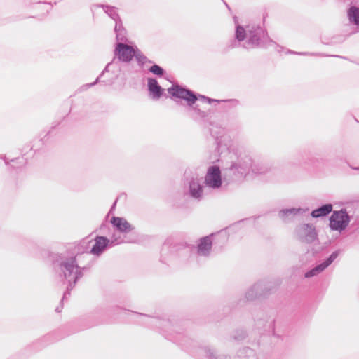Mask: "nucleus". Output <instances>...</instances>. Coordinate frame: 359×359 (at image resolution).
<instances>
[{
    "label": "nucleus",
    "mask_w": 359,
    "mask_h": 359,
    "mask_svg": "<svg viewBox=\"0 0 359 359\" xmlns=\"http://www.w3.org/2000/svg\"><path fill=\"white\" fill-rule=\"evenodd\" d=\"M91 243V241H81L78 245H75L73 248H63L62 250H69L72 252H74L77 255L78 259L81 258H88L86 256L87 252H89V244Z\"/></svg>",
    "instance_id": "obj_21"
},
{
    "label": "nucleus",
    "mask_w": 359,
    "mask_h": 359,
    "mask_svg": "<svg viewBox=\"0 0 359 359\" xmlns=\"http://www.w3.org/2000/svg\"><path fill=\"white\" fill-rule=\"evenodd\" d=\"M65 280L67 282V286L66 290L64 292L61 302H62L65 299H67L70 296L71 291L73 290V288L75 287L76 284V283H75V281H73L72 280Z\"/></svg>",
    "instance_id": "obj_31"
},
{
    "label": "nucleus",
    "mask_w": 359,
    "mask_h": 359,
    "mask_svg": "<svg viewBox=\"0 0 359 359\" xmlns=\"http://www.w3.org/2000/svg\"><path fill=\"white\" fill-rule=\"evenodd\" d=\"M350 217L346 209L334 210L329 218V226L332 231L341 232L348 226Z\"/></svg>",
    "instance_id": "obj_10"
},
{
    "label": "nucleus",
    "mask_w": 359,
    "mask_h": 359,
    "mask_svg": "<svg viewBox=\"0 0 359 359\" xmlns=\"http://www.w3.org/2000/svg\"><path fill=\"white\" fill-rule=\"evenodd\" d=\"M55 311H56V312H60V311H61V309H60L59 306H57V307L55 309Z\"/></svg>",
    "instance_id": "obj_47"
},
{
    "label": "nucleus",
    "mask_w": 359,
    "mask_h": 359,
    "mask_svg": "<svg viewBox=\"0 0 359 359\" xmlns=\"http://www.w3.org/2000/svg\"><path fill=\"white\" fill-rule=\"evenodd\" d=\"M38 4H42L46 6V14H48L53 7V4L51 2H48V1L41 2V1H39Z\"/></svg>",
    "instance_id": "obj_38"
},
{
    "label": "nucleus",
    "mask_w": 359,
    "mask_h": 359,
    "mask_svg": "<svg viewBox=\"0 0 359 359\" xmlns=\"http://www.w3.org/2000/svg\"><path fill=\"white\" fill-rule=\"evenodd\" d=\"M309 211V208H291L281 209L278 212V217L285 223L292 222L294 218L299 215H302Z\"/></svg>",
    "instance_id": "obj_17"
},
{
    "label": "nucleus",
    "mask_w": 359,
    "mask_h": 359,
    "mask_svg": "<svg viewBox=\"0 0 359 359\" xmlns=\"http://www.w3.org/2000/svg\"><path fill=\"white\" fill-rule=\"evenodd\" d=\"M269 327L272 330L273 334L276 337H279L278 334H276V330H275V320L273 319L269 325Z\"/></svg>",
    "instance_id": "obj_39"
},
{
    "label": "nucleus",
    "mask_w": 359,
    "mask_h": 359,
    "mask_svg": "<svg viewBox=\"0 0 359 359\" xmlns=\"http://www.w3.org/2000/svg\"><path fill=\"white\" fill-rule=\"evenodd\" d=\"M353 169H355V170H359V168H353Z\"/></svg>",
    "instance_id": "obj_50"
},
{
    "label": "nucleus",
    "mask_w": 359,
    "mask_h": 359,
    "mask_svg": "<svg viewBox=\"0 0 359 359\" xmlns=\"http://www.w3.org/2000/svg\"><path fill=\"white\" fill-rule=\"evenodd\" d=\"M269 169L267 165L254 161L244 148L237 147L229 152V162L224 168V179L229 182H240L250 172L264 174Z\"/></svg>",
    "instance_id": "obj_2"
},
{
    "label": "nucleus",
    "mask_w": 359,
    "mask_h": 359,
    "mask_svg": "<svg viewBox=\"0 0 359 359\" xmlns=\"http://www.w3.org/2000/svg\"><path fill=\"white\" fill-rule=\"evenodd\" d=\"M196 248L184 242H177L168 238L163 244L161 262L167 264H184L195 255Z\"/></svg>",
    "instance_id": "obj_6"
},
{
    "label": "nucleus",
    "mask_w": 359,
    "mask_h": 359,
    "mask_svg": "<svg viewBox=\"0 0 359 359\" xmlns=\"http://www.w3.org/2000/svg\"><path fill=\"white\" fill-rule=\"evenodd\" d=\"M51 131L49 130L45 135L43 138L40 139L39 140V142H41V144H44V141H46L47 140V136H48L50 134Z\"/></svg>",
    "instance_id": "obj_40"
},
{
    "label": "nucleus",
    "mask_w": 359,
    "mask_h": 359,
    "mask_svg": "<svg viewBox=\"0 0 359 359\" xmlns=\"http://www.w3.org/2000/svg\"><path fill=\"white\" fill-rule=\"evenodd\" d=\"M147 81V90L149 96L153 100H159L164 93V89L160 86L156 78L149 77Z\"/></svg>",
    "instance_id": "obj_19"
},
{
    "label": "nucleus",
    "mask_w": 359,
    "mask_h": 359,
    "mask_svg": "<svg viewBox=\"0 0 359 359\" xmlns=\"http://www.w3.org/2000/svg\"><path fill=\"white\" fill-rule=\"evenodd\" d=\"M302 160L300 162L301 165H308L311 166H315V163L317 160L314 158H305L303 154H301Z\"/></svg>",
    "instance_id": "obj_33"
},
{
    "label": "nucleus",
    "mask_w": 359,
    "mask_h": 359,
    "mask_svg": "<svg viewBox=\"0 0 359 359\" xmlns=\"http://www.w3.org/2000/svg\"><path fill=\"white\" fill-rule=\"evenodd\" d=\"M135 46H129L126 43H116L114 50V57L111 60H115L114 65H117L118 62H130L133 59Z\"/></svg>",
    "instance_id": "obj_12"
},
{
    "label": "nucleus",
    "mask_w": 359,
    "mask_h": 359,
    "mask_svg": "<svg viewBox=\"0 0 359 359\" xmlns=\"http://www.w3.org/2000/svg\"><path fill=\"white\" fill-rule=\"evenodd\" d=\"M116 202H117V199L114 202V203L112 204L110 210H109V212L108 213L109 214H111L112 213V212L114 211V210L115 209V207H116Z\"/></svg>",
    "instance_id": "obj_41"
},
{
    "label": "nucleus",
    "mask_w": 359,
    "mask_h": 359,
    "mask_svg": "<svg viewBox=\"0 0 359 359\" xmlns=\"http://www.w3.org/2000/svg\"><path fill=\"white\" fill-rule=\"evenodd\" d=\"M228 162L229 161L225 163L222 170L217 165L208 167L203 182L207 187L216 190L222 187L223 181L226 182L227 184L231 183L224 179V168Z\"/></svg>",
    "instance_id": "obj_8"
},
{
    "label": "nucleus",
    "mask_w": 359,
    "mask_h": 359,
    "mask_svg": "<svg viewBox=\"0 0 359 359\" xmlns=\"http://www.w3.org/2000/svg\"><path fill=\"white\" fill-rule=\"evenodd\" d=\"M339 252L340 250H337L332 252L331 255H330V256L325 259L321 263L317 264L311 269L307 271L304 273V277L306 278H310L323 272L337 259L339 255Z\"/></svg>",
    "instance_id": "obj_15"
},
{
    "label": "nucleus",
    "mask_w": 359,
    "mask_h": 359,
    "mask_svg": "<svg viewBox=\"0 0 359 359\" xmlns=\"http://www.w3.org/2000/svg\"><path fill=\"white\" fill-rule=\"evenodd\" d=\"M97 6L102 8L104 13L115 21V24L118 22V21H122L117 12V8L115 6L106 4H99Z\"/></svg>",
    "instance_id": "obj_25"
},
{
    "label": "nucleus",
    "mask_w": 359,
    "mask_h": 359,
    "mask_svg": "<svg viewBox=\"0 0 359 359\" xmlns=\"http://www.w3.org/2000/svg\"><path fill=\"white\" fill-rule=\"evenodd\" d=\"M114 66H115V65H113L109 68V71L105 74V75L102 78V79L111 78V77L114 76V75L117 76V77L118 76V73L113 69Z\"/></svg>",
    "instance_id": "obj_37"
},
{
    "label": "nucleus",
    "mask_w": 359,
    "mask_h": 359,
    "mask_svg": "<svg viewBox=\"0 0 359 359\" xmlns=\"http://www.w3.org/2000/svg\"><path fill=\"white\" fill-rule=\"evenodd\" d=\"M287 54H294V55H320V54L318 53H309L308 52H296V51H293V50H287V52H286Z\"/></svg>",
    "instance_id": "obj_36"
},
{
    "label": "nucleus",
    "mask_w": 359,
    "mask_h": 359,
    "mask_svg": "<svg viewBox=\"0 0 359 359\" xmlns=\"http://www.w3.org/2000/svg\"><path fill=\"white\" fill-rule=\"evenodd\" d=\"M135 316V321L140 324L163 330L166 338L173 341L183 350L194 357H205L206 359H218L217 351L208 345L201 346L190 337L187 321L173 322L170 319L161 318L142 313L129 311Z\"/></svg>",
    "instance_id": "obj_1"
},
{
    "label": "nucleus",
    "mask_w": 359,
    "mask_h": 359,
    "mask_svg": "<svg viewBox=\"0 0 359 359\" xmlns=\"http://www.w3.org/2000/svg\"><path fill=\"white\" fill-rule=\"evenodd\" d=\"M356 32H357V31H352L350 34H346V35L334 36L331 39V41L330 42L323 41V43L325 44H330V45H333V44H336V43H341L344 42L346 39V38L348 36H349L351 34H355Z\"/></svg>",
    "instance_id": "obj_29"
},
{
    "label": "nucleus",
    "mask_w": 359,
    "mask_h": 359,
    "mask_svg": "<svg viewBox=\"0 0 359 359\" xmlns=\"http://www.w3.org/2000/svg\"><path fill=\"white\" fill-rule=\"evenodd\" d=\"M214 233L201 238L196 247V253L199 256L208 257L212 247Z\"/></svg>",
    "instance_id": "obj_18"
},
{
    "label": "nucleus",
    "mask_w": 359,
    "mask_h": 359,
    "mask_svg": "<svg viewBox=\"0 0 359 359\" xmlns=\"http://www.w3.org/2000/svg\"><path fill=\"white\" fill-rule=\"evenodd\" d=\"M168 92L173 98L180 99L186 102L185 112L194 121L199 123H205L210 115L208 110H203L196 104L198 100L211 104L213 102H219V100H215L200 95L190 90L184 86L178 83L172 84L168 88Z\"/></svg>",
    "instance_id": "obj_5"
},
{
    "label": "nucleus",
    "mask_w": 359,
    "mask_h": 359,
    "mask_svg": "<svg viewBox=\"0 0 359 359\" xmlns=\"http://www.w3.org/2000/svg\"><path fill=\"white\" fill-rule=\"evenodd\" d=\"M114 238H118L119 240H123V241H124L123 238H121V237L120 236H117L116 235V233H114V234L112 235V236H111V239H114ZM124 242H125V241H123V243H124Z\"/></svg>",
    "instance_id": "obj_42"
},
{
    "label": "nucleus",
    "mask_w": 359,
    "mask_h": 359,
    "mask_svg": "<svg viewBox=\"0 0 359 359\" xmlns=\"http://www.w3.org/2000/svg\"><path fill=\"white\" fill-rule=\"evenodd\" d=\"M152 64L153 65L148 69V71L154 75L157 76L158 77H165L166 74V71L160 65L155 64L154 62Z\"/></svg>",
    "instance_id": "obj_28"
},
{
    "label": "nucleus",
    "mask_w": 359,
    "mask_h": 359,
    "mask_svg": "<svg viewBox=\"0 0 359 359\" xmlns=\"http://www.w3.org/2000/svg\"><path fill=\"white\" fill-rule=\"evenodd\" d=\"M111 223L118 232L123 233H129L135 229L125 218L121 217H112Z\"/></svg>",
    "instance_id": "obj_20"
},
{
    "label": "nucleus",
    "mask_w": 359,
    "mask_h": 359,
    "mask_svg": "<svg viewBox=\"0 0 359 359\" xmlns=\"http://www.w3.org/2000/svg\"><path fill=\"white\" fill-rule=\"evenodd\" d=\"M301 240L306 243H312L318 238L315 226L310 223L304 224L298 229Z\"/></svg>",
    "instance_id": "obj_16"
},
{
    "label": "nucleus",
    "mask_w": 359,
    "mask_h": 359,
    "mask_svg": "<svg viewBox=\"0 0 359 359\" xmlns=\"http://www.w3.org/2000/svg\"><path fill=\"white\" fill-rule=\"evenodd\" d=\"M47 259L59 278L72 280L76 283L91 266L90 263L81 266V259H78L77 255L69 250L48 251Z\"/></svg>",
    "instance_id": "obj_4"
},
{
    "label": "nucleus",
    "mask_w": 359,
    "mask_h": 359,
    "mask_svg": "<svg viewBox=\"0 0 359 359\" xmlns=\"http://www.w3.org/2000/svg\"><path fill=\"white\" fill-rule=\"evenodd\" d=\"M50 337L49 335L45 336V337H43V339H41L40 340V341H47V340H48V339H50Z\"/></svg>",
    "instance_id": "obj_44"
},
{
    "label": "nucleus",
    "mask_w": 359,
    "mask_h": 359,
    "mask_svg": "<svg viewBox=\"0 0 359 359\" xmlns=\"http://www.w3.org/2000/svg\"><path fill=\"white\" fill-rule=\"evenodd\" d=\"M263 315V311H258V313H256L255 312L252 313V316L254 318V320L256 322L258 326H266L265 324L266 320L262 318Z\"/></svg>",
    "instance_id": "obj_32"
},
{
    "label": "nucleus",
    "mask_w": 359,
    "mask_h": 359,
    "mask_svg": "<svg viewBox=\"0 0 359 359\" xmlns=\"http://www.w3.org/2000/svg\"><path fill=\"white\" fill-rule=\"evenodd\" d=\"M94 241L95 243L89 250V252L86 254L88 257H90V254L100 256L107 248L123 243V240H119L118 238L109 239L107 237L103 236H96Z\"/></svg>",
    "instance_id": "obj_9"
},
{
    "label": "nucleus",
    "mask_w": 359,
    "mask_h": 359,
    "mask_svg": "<svg viewBox=\"0 0 359 359\" xmlns=\"http://www.w3.org/2000/svg\"><path fill=\"white\" fill-rule=\"evenodd\" d=\"M347 17L352 25L359 26V8L351 5L347 9Z\"/></svg>",
    "instance_id": "obj_24"
},
{
    "label": "nucleus",
    "mask_w": 359,
    "mask_h": 359,
    "mask_svg": "<svg viewBox=\"0 0 359 359\" xmlns=\"http://www.w3.org/2000/svg\"><path fill=\"white\" fill-rule=\"evenodd\" d=\"M235 23L234 39L229 48L233 49L241 47L246 50L267 48L271 45H276L278 52L283 47L277 44L270 38L266 29L260 25L249 24L243 26L238 22L237 17L233 18Z\"/></svg>",
    "instance_id": "obj_3"
},
{
    "label": "nucleus",
    "mask_w": 359,
    "mask_h": 359,
    "mask_svg": "<svg viewBox=\"0 0 359 359\" xmlns=\"http://www.w3.org/2000/svg\"><path fill=\"white\" fill-rule=\"evenodd\" d=\"M247 337V332L246 331L241 330H237L236 334L234 335L233 338L235 340H243Z\"/></svg>",
    "instance_id": "obj_35"
},
{
    "label": "nucleus",
    "mask_w": 359,
    "mask_h": 359,
    "mask_svg": "<svg viewBox=\"0 0 359 359\" xmlns=\"http://www.w3.org/2000/svg\"><path fill=\"white\" fill-rule=\"evenodd\" d=\"M215 143L217 144V148H218V149H219V136L217 135L216 137H215Z\"/></svg>",
    "instance_id": "obj_43"
},
{
    "label": "nucleus",
    "mask_w": 359,
    "mask_h": 359,
    "mask_svg": "<svg viewBox=\"0 0 359 359\" xmlns=\"http://www.w3.org/2000/svg\"><path fill=\"white\" fill-rule=\"evenodd\" d=\"M279 285V283L270 280H260L250 287L245 294L243 299H240L237 304L240 306L246 302L254 301L259 297H265L273 292Z\"/></svg>",
    "instance_id": "obj_7"
},
{
    "label": "nucleus",
    "mask_w": 359,
    "mask_h": 359,
    "mask_svg": "<svg viewBox=\"0 0 359 359\" xmlns=\"http://www.w3.org/2000/svg\"><path fill=\"white\" fill-rule=\"evenodd\" d=\"M201 181V179L193 176L187 179V182L184 183V194L196 201H201L203 198V185Z\"/></svg>",
    "instance_id": "obj_11"
},
{
    "label": "nucleus",
    "mask_w": 359,
    "mask_h": 359,
    "mask_svg": "<svg viewBox=\"0 0 359 359\" xmlns=\"http://www.w3.org/2000/svg\"><path fill=\"white\" fill-rule=\"evenodd\" d=\"M31 149H32V150H34V151H36V150H37V149H34V146H32V147H31Z\"/></svg>",
    "instance_id": "obj_49"
},
{
    "label": "nucleus",
    "mask_w": 359,
    "mask_h": 359,
    "mask_svg": "<svg viewBox=\"0 0 359 359\" xmlns=\"http://www.w3.org/2000/svg\"><path fill=\"white\" fill-rule=\"evenodd\" d=\"M114 62L115 60L109 62L93 82L81 86L78 88L77 92L81 93L83 91H86L97 83H102L104 86H112L114 83L115 81L116 80L117 76L114 75L111 78L104 79H102V78L104 76L105 74L109 71V68L114 64Z\"/></svg>",
    "instance_id": "obj_14"
},
{
    "label": "nucleus",
    "mask_w": 359,
    "mask_h": 359,
    "mask_svg": "<svg viewBox=\"0 0 359 359\" xmlns=\"http://www.w3.org/2000/svg\"><path fill=\"white\" fill-rule=\"evenodd\" d=\"M333 205L331 203H325L320 207L313 210L311 216L313 218H320L327 216L332 212Z\"/></svg>",
    "instance_id": "obj_22"
},
{
    "label": "nucleus",
    "mask_w": 359,
    "mask_h": 359,
    "mask_svg": "<svg viewBox=\"0 0 359 359\" xmlns=\"http://www.w3.org/2000/svg\"><path fill=\"white\" fill-rule=\"evenodd\" d=\"M248 220V219H242V220H240L237 222H235L233 223V224L229 226L226 229L229 231H236L237 229H240L241 228V223L243 222L244 221H246Z\"/></svg>",
    "instance_id": "obj_34"
},
{
    "label": "nucleus",
    "mask_w": 359,
    "mask_h": 359,
    "mask_svg": "<svg viewBox=\"0 0 359 359\" xmlns=\"http://www.w3.org/2000/svg\"><path fill=\"white\" fill-rule=\"evenodd\" d=\"M223 2H224V4H225L226 7H227V8H228L229 10H230V7H229V6L228 5V4H227L226 1H223Z\"/></svg>",
    "instance_id": "obj_46"
},
{
    "label": "nucleus",
    "mask_w": 359,
    "mask_h": 359,
    "mask_svg": "<svg viewBox=\"0 0 359 359\" xmlns=\"http://www.w3.org/2000/svg\"><path fill=\"white\" fill-rule=\"evenodd\" d=\"M133 57L135 58L137 65L140 67H143V65L148 62V63H153V61L148 59L137 47V46H135V53L133 54Z\"/></svg>",
    "instance_id": "obj_27"
},
{
    "label": "nucleus",
    "mask_w": 359,
    "mask_h": 359,
    "mask_svg": "<svg viewBox=\"0 0 359 359\" xmlns=\"http://www.w3.org/2000/svg\"><path fill=\"white\" fill-rule=\"evenodd\" d=\"M114 32L116 33V43L121 42L125 43L128 41L126 36L127 31L124 28L122 21H118V22L115 24Z\"/></svg>",
    "instance_id": "obj_23"
},
{
    "label": "nucleus",
    "mask_w": 359,
    "mask_h": 359,
    "mask_svg": "<svg viewBox=\"0 0 359 359\" xmlns=\"http://www.w3.org/2000/svg\"><path fill=\"white\" fill-rule=\"evenodd\" d=\"M210 135H211L212 137H215V135L213 134V132H212V129H210Z\"/></svg>",
    "instance_id": "obj_48"
},
{
    "label": "nucleus",
    "mask_w": 359,
    "mask_h": 359,
    "mask_svg": "<svg viewBox=\"0 0 359 359\" xmlns=\"http://www.w3.org/2000/svg\"><path fill=\"white\" fill-rule=\"evenodd\" d=\"M119 309H121V308L118 306H111L108 308L103 306L96 307L88 316V320L91 321L88 327H90L106 323L104 316L105 315H109L112 312H116Z\"/></svg>",
    "instance_id": "obj_13"
},
{
    "label": "nucleus",
    "mask_w": 359,
    "mask_h": 359,
    "mask_svg": "<svg viewBox=\"0 0 359 359\" xmlns=\"http://www.w3.org/2000/svg\"><path fill=\"white\" fill-rule=\"evenodd\" d=\"M332 57H339V58H341V59H344V60H348L346 57L345 56H341V55H332Z\"/></svg>",
    "instance_id": "obj_45"
},
{
    "label": "nucleus",
    "mask_w": 359,
    "mask_h": 359,
    "mask_svg": "<svg viewBox=\"0 0 359 359\" xmlns=\"http://www.w3.org/2000/svg\"><path fill=\"white\" fill-rule=\"evenodd\" d=\"M1 158H2L5 164L8 166L9 168L11 169H18L23 166L26 164L27 161L26 158H24V156L18 157L14 159H12L11 162L13 163V164H11L9 162L7 161L6 158L5 156H0Z\"/></svg>",
    "instance_id": "obj_26"
},
{
    "label": "nucleus",
    "mask_w": 359,
    "mask_h": 359,
    "mask_svg": "<svg viewBox=\"0 0 359 359\" xmlns=\"http://www.w3.org/2000/svg\"><path fill=\"white\" fill-rule=\"evenodd\" d=\"M224 102L225 104L224 109H231L235 108L240 104L239 100L236 99L222 100H219V102Z\"/></svg>",
    "instance_id": "obj_30"
}]
</instances>
